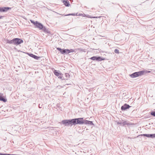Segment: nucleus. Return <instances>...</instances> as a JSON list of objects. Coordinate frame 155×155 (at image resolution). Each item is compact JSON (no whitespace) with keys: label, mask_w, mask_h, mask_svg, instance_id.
I'll use <instances>...</instances> for the list:
<instances>
[{"label":"nucleus","mask_w":155,"mask_h":155,"mask_svg":"<svg viewBox=\"0 0 155 155\" xmlns=\"http://www.w3.org/2000/svg\"><path fill=\"white\" fill-rule=\"evenodd\" d=\"M60 123L64 124L65 126H70V120H63L61 122H60Z\"/></svg>","instance_id":"obj_1"},{"label":"nucleus","mask_w":155,"mask_h":155,"mask_svg":"<svg viewBox=\"0 0 155 155\" xmlns=\"http://www.w3.org/2000/svg\"><path fill=\"white\" fill-rule=\"evenodd\" d=\"M129 75L132 78H133L140 76V71L134 72L131 74H130Z\"/></svg>","instance_id":"obj_2"},{"label":"nucleus","mask_w":155,"mask_h":155,"mask_svg":"<svg viewBox=\"0 0 155 155\" xmlns=\"http://www.w3.org/2000/svg\"><path fill=\"white\" fill-rule=\"evenodd\" d=\"M77 124H82L84 123L85 120L83 118H76Z\"/></svg>","instance_id":"obj_3"},{"label":"nucleus","mask_w":155,"mask_h":155,"mask_svg":"<svg viewBox=\"0 0 155 155\" xmlns=\"http://www.w3.org/2000/svg\"><path fill=\"white\" fill-rule=\"evenodd\" d=\"M23 42V41L20 38H15V45H18Z\"/></svg>","instance_id":"obj_4"},{"label":"nucleus","mask_w":155,"mask_h":155,"mask_svg":"<svg viewBox=\"0 0 155 155\" xmlns=\"http://www.w3.org/2000/svg\"><path fill=\"white\" fill-rule=\"evenodd\" d=\"M57 49L62 54H68V52L67 50L68 49H63L61 48H58Z\"/></svg>","instance_id":"obj_5"},{"label":"nucleus","mask_w":155,"mask_h":155,"mask_svg":"<svg viewBox=\"0 0 155 155\" xmlns=\"http://www.w3.org/2000/svg\"><path fill=\"white\" fill-rule=\"evenodd\" d=\"M91 59L93 60H96L98 61H101L103 60L101 57H96V56H93L91 58Z\"/></svg>","instance_id":"obj_6"},{"label":"nucleus","mask_w":155,"mask_h":155,"mask_svg":"<svg viewBox=\"0 0 155 155\" xmlns=\"http://www.w3.org/2000/svg\"><path fill=\"white\" fill-rule=\"evenodd\" d=\"M75 119H74L70 120V126L71 127L73 125H75L77 124L76 120Z\"/></svg>","instance_id":"obj_7"},{"label":"nucleus","mask_w":155,"mask_h":155,"mask_svg":"<svg viewBox=\"0 0 155 155\" xmlns=\"http://www.w3.org/2000/svg\"><path fill=\"white\" fill-rule=\"evenodd\" d=\"M139 71L140 76L143 75H145L150 72V71L147 70L141 71Z\"/></svg>","instance_id":"obj_8"},{"label":"nucleus","mask_w":155,"mask_h":155,"mask_svg":"<svg viewBox=\"0 0 155 155\" xmlns=\"http://www.w3.org/2000/svg\"><path fill=\"white\" fill-rule=\"evenodd\" d=\"M130 107V106L129 105L125 104L121 107V109L122 110H124L127 109H128Z\"/></svg>","instance_id":"obj_9"},{"label":"nucleus","mask_w":155,"mask_h":155,"mask_svg":"<svg viewBox=\"0 0 155 155\" xmlns=\"http://www.w3.org/2000/svg\"><path fill=\"white\" fill-rule=\"evenodd\" d=\"M35 25L40 29H42L43 27V25L41 23L38 22L35 24Z\"/></svg>","instance_id":"obj_10"},{"label":"nucleus","mask_w":155,"mask_h":155,"mask_svg":"<svg viewBox=\"0 0 155 155\" xmlns=\"http://www.w3.org/2000/svg\"><path fill=\"white\" fill-rule=\"evenodd\" d=\"M6 43L13 44L15 45V38L11 40H7L6 41Z\"/></svg>","instance_id":"obj_11"},{"label":"nucleus","mask_w":155,"mask_h":155,"mask_svg":"<svg viewBox=\"0 0 155 155\" xmlns=\"http://www.w3.org/2000/svg\"><path fill=\"white\" fill-rule=\"evenodd\" d=\"M54 74L57 76L58 77H59V76L60 75H63L60 72H58L57 71L55 70L54 71Z\"/></svg>","instance_id":"obj_12"},{"label":"nucleus","mask_w":155,"mask_h":155,"mask_svg":"<svg viewBox=\"0 0 155 155\" xmlns=\"http://www.w3.org/2000/svg\"><path fill=\"white\" fill-rule=\"evenodd\" d=\"M84 124H90V125H94V124L92 121L87 120H85Z\"/></svg>","instance_id":"obj_13"},{"label":"nucleus","mask_w":155,"mask_h":155,"mask_svg":"<svg viewBox=\"0 0 155 155\" xmlns=\"http://www.w3.org/2000/svg\"><path fill=\"white\" fill-rule=\"evenodd\" d=\"M42 30L43 31H44L45 32H46L48 34H50V33L49 30L47 29L45 27H43Z\"/></svg>","instance_id":"obj_14"},{"label":"nucleus","mask_w":155,"mask_h":155,"mask_svg":"<svg viewBox=\"0 0 155 155\" xmlns=\"http://www.w3.org/2000/svg\"><path fill=\"white\" fill-rule=\"evenodd\" d=\"M29 55L30 57H32L34 58L37 59V60H38L40 58L39 57H38L37 56H36L32 54H29Z\"/></svg>","instance_id":"obj_15"},{"label":"nucleus","mask_w":155,"mask_h":155,"mask_svg":"<svg viewBox=\"0 0 155 155\" xmlns=\"http://www.w3.org/2000/svg\"><path fill=\"white\" fill-rule=\"evenodd\" d=\"M2 8V12H6L11 8H9L8 7H6Z\"/></svg>","instance_id":"obj_16"},{"label":"nucleus","mask_w":155,"mask_h":155,"mask_svg":"<svg viewBox=\"0 0 155 155\" xmlns=\"http://www.w3.org/2000/svg\"><path fill=\"white\" fill-rule=\"evenodd\" d=\"M63 3L66 6H69L70 5L69 2L68 1H66L64 2Z\"/></svg>","instance_id":"obj_17"},{"label":"nucleus","mask_w":155,"mask_h":155,"mask_svg":"<svg viewBox=\"0 0 155 155\" xmlns=\"http://www.w3.org/2000/svg\"><path fill=\"white\" fill-rule=\"evenodd\" d=\"M68 52V54H69L70 52H73L74 51V49H71L70 50L68 49L67 50Z\"/></svg>","instance_id":"obj_18"},{"label":"nucleus","mask_w":155,"mask_h":155,"mask_svg":"<svg viewBox=\"0 0 155 155\" xmlns=\"http://www.w3.org/2000/svg\"><path fill=\"white\" fill-rule=\"evenodd\" d=\"M0 101H2L4 102H6V100L5 99L1 96H0Z\"/></svg>","instance_id":"obj_19"},{"label":"nucleus","mask_w":155,"mask_h":155,"mask_svg":"<svg viewBox=\"0 0 155 155\" xmlns=\"http://www.w3.org/2000/svg\"><path fill=\"white\" fill-rule=\"evenodd\" d=\"M85 17H86L88 18H97V17H93V16H92L89 15H86Z\"/></svg>","instance_id":"obj_20"},{"label":"nucleus","mask_w":155,"mask_h":155,"mask_svg":"<svg viewBox=\"0 0 155 155\" xmlns=\"http://www.w3.org/2000/svg\"><path fill=\"white\" fill-rule=\"evenodd\" d=\"M60 15H62V16H69V15H73V16L75 15V14H68L67 15H62V14H60Z\"/></svg>","instance_id":"obj_21"},{"label":"nucleus","mask_w":155,"mask_h":155,"mask_svg":"<svg viewBox=\"0 0 155 155\" xmlns=\"http://www.w3.org/2000/svg\"><path fill=\"white\" fill-rule=\"evenodd\" d=\"M141 136L146 137H150V134H143L141 135Z\"/></svg>","instance_id":"obj_22"},{"label":"nucleus","mask_w":155,"mask_h":155,"mask_svg":"<svg viewBox=\"0 0 155 155\" xmlns=\"http://www.w3.org/2000/svg\"><path fill=\"white\" fill-rule=\"evenodd\" d=\"M150 137H151V138L155 137V134H150Z\"/></svg>","instance_id":"obj_23"},{"label":"nucleus","mask_w":155,"mask_h":155,"mask_svg":"<svg viewBox=\"0 0 155 155\" xmlns=\"http://www.w3.org/2000/svg\"><path fill=\"white\" fill-rule=\"evenodd\" d=\"M78 50L81 51L85 52L84 49H82L81 48H78Z\"/></svg>","instance_id":"obj_24"},{"label":"nucleus","mask_w":155,"mask_h":155,"mask_svg":"<svg viewBox=\"0 0 155 155\" xmlns=\"http://www.w3.org/2000/svg\"><path fill=\"white\" fill-rule=\"evenodd\" d=\"M114 52L118 54L119 53V50L117 49H115L114 51Z\"/></svg>","instance_id":"obj_25"},{"label":"nucleus","mask_w":155,"mask_h":155,"mask_svg":"<svg viewBox=\"0 0 155 155\" xmlns=\"http://www.w3.org/2000/svg\"><path fill=\"white\" fill-rule=\"evenodd\" d=\"M31 21L32 23H33L34 25H35V24L36 23L38 22V21H36L35 22L34 21L31 20Z\"/></svg>","instance_id":"obj_26"},{"label":"nucleus","mask_w":155,"mask_h":155,"mask_svg":"<svg viewBox=\"0 0 155 155\" xmlns=\"http://www.w3.org/2000/svg\"><path fill=\"white\" fill-rule=\"evenodd\" d=\"M62 75H60L59 77H58V78H60V79H61L62 80H63V79L62 78Z\"/></svg>","instance_id":"obj_27"},{"label":"nucleus","mask_w":155,"mask_h":155,"mask_svg":"<svg viewBox=\"0 0 155 155\" xmlns=\"http://www.w3.org/2000/svg\"><path fill=\"white\" fill-rule=\"evenodd\" d=\"M65 76H66V77H69V76H70L68 74H67V73H66V74H65Z\"/></svg>","instance_id":"obj_28"},{"label":"nucleus","mask_w":155,"mask_h":155,"mask_svg":"<svg viewBox=\"0 0 155 155\" xmlns=\"http://www.w3.org/2000/svg\"><path fill=\"white\" fill-rule=\"evenodd\" d=\"M81 15L83 17H85L86 15L84 14H81L80 15Z\"/></svg>","instance_id":"obj_29"},{"label":"nucleus","mask_w":155,"mask_h":155,"mask_svg":"<svg viewBox=\"0 0 155 155\" xmlns=\"http://www.w3.org/2000/svg\"><path fill=\"white\" fill-rule=\"evenodd\" d=\"M0 155H7V154L0 153Z\"/></svg>","instance_id":"obj_30"},{"label":"nucleus","mask_w":155,"mask_h":155,"mask_svg":"<svg viewBox=\"0 0 155 155\" xmlns=\"http://www.w3.org/2000/svg\"><path fill=\"white\" fill-rule=\"evenodd\" d=\"M0 12H2V8H0Z\"/></svg>","instance_id":"obj_31"},{"label":"nucleus","mask_w":155,"mask_h":155,"mask_svg":"<svg viewBox=\"0 0 155 155\" xmlns=\"http://www.w3.org/2000/svg\"><path fill=\"white\" fill-rule=\"evenodd\" d=\"M58 87V88H60V87H61L60 85H58L57 86Z\"/></svg>","instance_id":"obj_32"},{"label":"nucleus","mask_w":155,"mask_h":155,"mask_svg":"<svg viewBox=\"0 0 155 155\" xmlns=\"http://www.w3.org/2000/svg\"><path fill=\"white\" fill-rule=\"evenodd\" d=\"M123 123H124L123 124H124H124H126V121L124 122Z\"/></svg>","instance_id":"obj_33"},{"label":"nucleus","mask_w":155,"mask_h":155,"mask_svg":"<svg viewBox=\"0 0 155 155\" xmlns=\"http://www.w3.org/2000/svg\"><path fill=\"white\" fill-rule=\"evenodd\" d=\"M7 155H17L8 154H7Z\"/></svg>","instance_id":"obj_34"},{"label":"nucleus","mask_w":155,"mask_h":155,"mask_svg":"<svg viewBox=\"0 0 155 155\" xmlns=\"http://www.w3.org/2000/svg\"><path fill=\"white\" fill-rule=\"evenodd\" d=\"M128 138H130V139H134V138L133 137H128Z\"/></svg>","instance_id":"obj_35"},{"label":"nucleus","mask_w":155,"mask_h":155,"mask_svg":"<svg viewBox=\"0 0 155 155\" xmlns=\"http://www.w3.org/2000/svg\"><path fill=\"white\" fill-rule=\"evenodd\" d=\"M62 1L63 2V3H64V2L66 1V0H62Z\"/></svg>","instance_id":"obj_36"},{"label":"nucleus","mask_w":155,"mask_h":155,"mask_svg":"<svg viewBox=\"0 0 155 155\" xmlns=\"http://www.w3.org/2000/svg\"><path fill=\"white\" fill-rule=\"evenodd\" d=\"M3 16H0V19H1L2 18Z\"/></svg>","instance_id":"obj_37"},{"label":"nucleus","mask_w":155,"mask_h":155,"mask_svg":"<svg viewBox=\"0 0 155 155\" xmlns=\"http://www.w3.org/2000/svg\"><path fill=\"white\" fill-rule=\"evenodd\" d=\"M39 108H41V106H40V105H39Z\"/></svg>","instance_id":"obj_38"},{"label":"nucleus","mask_w":155,"mask_h":155,"mask_svg":"<svg viewBox=\"0 0 155 155\" xmlns=\"http://www.w3.org/2000/svg\"><path fill=\"white\" fill-rule=\"evenodd\" d=\"M39 108H41V106H40V105H39Z\"/></svg>","instance_id":"obj_39"},{"label":"nucleus","mask_w":155,"mask_h":155,"mask_svg":"<svg viewBox=\"0 0 155 155\" xmlns=\"http://www.w3.org/2000/svg\"><path fill=\"white\" fill-rule=\"evenodd\" d=\"M118 124H121L120 123H117Z\"/></svg>","instance_id":"obj_40"},{"label":"nucleus","mask_w":155,"mask_h":155,"mask_svg":"<svg viewBox=\"0 0 155 155\" xmlns=\"http://www.w3.org/2000/svg\"><path fill=\"white\" fill-rule=\"evenodd\" d=\"M139 136H137V137H138Z\"/></svg>","instance_id":"obj_41"}]
</instances>
